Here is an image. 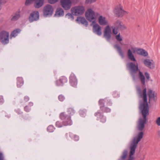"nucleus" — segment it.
Returning <instances> with one entry per match:
<instances>
[{
	"label": "nucleus",
	"instance_id": "nucleus-1",
	"mask_svg": "<svg viewBox=\"0 0 160 160\" xmlns=\"http://www.w3.org/2000/svg\"><path fill=\"white\" fill-rule=\"evenodd\" d=\"M132 52L134 53L138 54L143 56H147L148 53L145 50L136 48L131 47L128 50V55L129 58L132 61H135L134 63L129 62L127 64V67L129 68L131 71V74L133 78H135L139 77L142 83L144 84L145 82V78L143 74L138 70V63L136 62V59Z\"/></svg>",
	"mask_w": 160,
	"mask_h": 160
},
{
	"label": "nucleus",
	"instance_id": "nucleus-2",
	"mask_svg": "<svg viewBox=\"0 0 160 160\" xmlns=\"http://www.w3.org/2000/svg\"><path fill=\"white\" fill-rule=\"evenodd\" d=\"M138 95L142 99L140 102L139 109L142 112L143 117L140 118L138 125V129L142 130L146 122V116L149 114V107L147 102L146 88L138 87L137 88Z\"/></svg>",
	"mask_w": 160,
	"mask_h": 160
},
{
	"label": "nucleus",
	"instance_id": "nucleus-3",
	"mask_svg": "<svg viewBox=\"0 0 160 160\" xmlns=\"http://www.w3.org/2000/svg\"><path fill=\"white\" fill-rule=\"evenodd\" d=\"M125 28L124 24L120 20H118L115 24L114 27H110L107 26L104 28L103 35L107 40H109L111 37L112 33L114 34H117L118 33V29H123Z\"/></svg>",
	"mask_w": 160,
	"mask_h": 160
},
{
	"label": "nucleus",
	"instance_id": "nucleus-4",
	"mask_svg": "<svg viewBox=\"0 0 160 160\" xmlns=\"http://www.w3.org/2000/svg\"><path fill=\"white\" fill-rule=\"evenodd\" d=\"M73 2L72 0H60L59 4L62 8H58L56 10L55 15L56 17L62 16L64 14L63 9L69 10L72 6Z\"/></svg>",
	"mask_w": 160,
	"mask_h": 160
},
{
	"label": "nucleus",
	"instance_id": "nucleus-5",
	"mask_svg": "<svg viewBox=\"0 0 160 160\" xmlns=\"http://www.w3.org/2000/svg\"><path fill=\"white\" fill-rule=\"evenodd\" d=\"M143 135V132H140L136 137L134 138L130 146V151L127 160H134L135 159L134 154L135 153L136 148L137 147L138 142L140 141L141 139L142 138Z\"/></svg>",
	"mask_w": 160,
	"mask_h": 160
},
{
	"label": "nucleus",
	"instance_id": "nucleus-6",
	"mask_svg": "<svg viewBox=\"0 0 160 160\" xmlns=\"http://www.w3.org/2000/svg\"><path fill=\"white\" fill-rule=\"evenodd\" d=\"M98 15V12H94L91 8L88 9L85 13V16L87 20L93 24L96 22Z\"/></svg>",
	"mask_w": 160,
	"mask_h": 160
},
{
	"label": "nucleus",
	"instance_id": "nucleus-7",
	"mask_svg": "<svg viewBox=\"0 0 160 160\" xmlns=\"http://www.w3.org/2000/svg\"><path fill=\"white\" fill-rule=\"evenodd\" d=\"M71 12L74 16H78L83 15L85 11V7L82 5L75 6L71 8Z\"/></svg>",
	"mask_w": 160,
	"mask_h": 160
},
{
	"label": "nucleus",
	"instance_id": "nucleus-8",
	"mask_svg": "<svg viewBox=\"0 0 160 160\" xmlns=\"http://www.w3.org/2000/svg\"><path fill=\"white\" fill-rule=\"evenodd\" d=\"M45 0H26L25 4L29 5L34 2V6L36 8H39L43 6L45 3Z\"/></svg>",
	"mask_w": 160,
	"mask_h": 160
},
{
	"label": "nucleus",
	"instance_id": "nucleus-9",
	"mask_svg": "<svg viewBox=\"0 0 160 160\" xmlns=\"http://www.w3.org/2000/svg\"><path fill=\"white\" fill-rule=\"evenodd\" d=\"M0 41L4 45L7 44L9 42V33L5 31L0 32Z\"/></svg>",
	"mask_w": 160,
	"mask_h": 160
},
{
	"label": "nucleus",
	"instance_id": "nucleus-10",
	"mask_svg": "<svg viewBox=\"0 0 160 160\" xmlns=\"http://www.w3.org/2000/svg\"><path fill=\"white\" fill-rule=\"evenodd\" d=\"M113 12L116 17H122L126 13V12L123 10L122 6L121 4H119L116 6Z\"/></svg>",
	"mask_w": 160,
	"mask_h": 160
},
{
	"label": "nucleus",
	"instance_id": "nucleus-11",
	"mask_svg": "<svg viewBox=\"0 0 160 160\" xmlns=\"http://www.w3.org/2000/svg\"><path fill=\"white\" fill-rule=\"evenodd\" d=\"M54 9L53 7L50 4H47L44 7L43 14L46 17H49L52 15Z\"/></svg>",
	"mask_w": 160,
	"mask_h": 160
},
{
	"label": "nucleus",
	"instance_id": "nucleus-12",
	"mask_svg": "<svg viewBox=\"0 0 160 160\" xmlns=\"http://www.w3.org/2000/svg\"><path fill=\"white\" fill-rule=\"evenodd\" d=\"M60 117L61 119H65L63 122L64 125L66 126L72 124V121L69 116H65L64 113H62L60 114Z\"/></svg>",
	"mask_w": 160,
	"mask_h": 160
},
{
	"label": "nucleus",
	"instance_id": "nucleus-13",
	"mask_svg": "<svg viewBox=\"0 0 160 160\" xmlns=\"http://www.w3.org/2000/svg\"><path fill=\"white\" fill-rule=\"evenodd\" d=\"M143 62L145 66L150 68L152 69L155 67V62L152 60L146 59L143 60Z\"/></svg>",
	"mask_w": 160,
	"mask_h": 160
},
{
	"label": "nucleus",
	"instance_id": "nucleus-14",
	"mask_svg": "<svg viewBox=\"0 0 160 160\" xmlns=\"http://www.w3.org/2000/svg\"><path fill=\"white\" fill-rule=\"evenodd\" d=\"M39 12L37 11H34L32 12L29 18L30 22H32L34 21L37 20L39 19Z\"/></svg>",
	"mask_w": 160,
	"mask_h": 160
},
{
	"label": "nucleus",
	"instance_id": "nucleus-15",
	"mask_svg": "<svg viewBox=\"0 0 160 160\" xmlns=\"http://www.w3.org/2000/svg\"><path fill=\"white\" fill-rule=\"evenodd\" d=\"M93 31L98 36H101L102 34L101 27L97 23L94 24L93 26Z\"/></svg>",
	"mask_w": 160,
	"mask_h": 160
},
{
	"label": "nucleus",
	"instance_id": "nucleus-16",
	"mask_svg": "<svg viewBox=\"0 0 160 160\" xmlns=\"http://www.w3.org/2000/svg\"><path fill=\"white\" fill-rule=\"evenodd\" d=\"M99 23L101 25H107L108 24L107 19L102 16H99L98 18Z\"/></svg>",
	"mask_w": 160,
	"mask_h": 160
},
{
	"label": "nucleus",
	"instance_id": "nucleus-17",
	"mask_svg": "<svg viewBox=\"0 0 160 160\" xmlns=\"http://www.w3.org/2000/svg\"><path fill=\"white\" fill-rule=\"evenodd\" d=\"M148 95L149 97V100H155L157 97V93L154 91L149 90L148 92Z\"/></svg>",
	"mask_w": 160,
	"mask_h": 160
},
{
	"label": "nucleus",
	"instance_id": "nucleus-18",
	"mask_svg": "<svg viewBox=\"0 0 160 160\" xmlns=\"http://www.w3.org/2000/svg\"><path fill=\"white\" fill-rule=\"evenodd\" d=\"M76 21L78 23H81L85 26H87L88 25L87 21L84 17H78Z\"/></svg>",
	"mask_w": 160,
	"mask_h": 160
},
{
	"label": "nucleus",
	"instance_id": "nucleus-19",
	"mask_svg": "<svg viewBox=\"0 0 160 160\" xmlns=\"http://www.w3.org/2000/svg\"><path fill=\"white\" fill-rule=\"evenodd\" d=\"M21 12L18 11L14 13L12 16L11 20L12 21H15L18 20L20 17Z\"/></svg>",
	"mask_w": 160,
	"mask_h": 160
},
{
	"label": "nucleus",
	"instance_id": "nucleus-20",
	"mask_svg": "<svg viewBox=\"0 0 160 160\" xmlns=\"http://www.w3.org/2000/svg\"><path fill=\"white\" fill-rule=\"evenodd\" d=\"M70 82L72 86L75 87L77 84V81L74 75H71L70 77Z\"/></svg>",
	"mask_w": 160,
	"mask_h": 160
},
{
	"label": "nucleus",
	"instance_id": "nucleus-21",
	"mask_svg": "<svg viewBox=\"0 0 160 160\" xmlns=\"http://www.w3.org/2000/svg\"><path fill=\"white\" fill-rule=\"evenodd\" d=\"M115 48L117 49L118 52L121 57H123L124 56L121 48L118 45H115Z\"/></svg>",
	"mask_w": 160,
	"mask_h": 160
},
{
	"label": "nucleus",
	"instance_id": "nucleus-22",
	"mask_svg": "<svg viewBox=\"0 0 160 160\" xmlns=\"http://www.w3.org/2000/svg\"><path fill=\"white\" fill-rule=\"evenodd\" d=\"M21 31L20 29H17L14 30L11 33L10 36L11 37H15L17 36L18 34Z\"/></svg>",
	"mask_w": 160,
	"mask_h": 160
},
{
	"label": "nucleus",
	"instance_id": "nucleus-23",
	"mask_svg": "<svg viewBox=\"0 0 160 160\" xmlns=\"http://www.w3.org/2000/svg\"><path fill=\"white\" fill-rule=\"evenodd\" d=\"M67 80L66 78L65 77H62L59 80L57 81V83H60V84H57V85H62L63 83L65 82H66Z\"/></svg>",
	"mask_w": 160,
	"mask_h": 160
},
{
	"label": "nucleus",
	"instance_id": "nucleus-24",
	"mask_svg": "<svg viewBox=\"0 0 160 160\" xmlns=\"http://www.w3.org/2000/svg\"><path fill=\"white\" fill-rule=\"evenodd\" d=\"M23 84L22 79L21 78H18L17 86L18 87H20Z\"/></svg>",
	"mask_w": 160,
	"mask_h": 160
},
{
	"label": "nucleus",
	"instance_id": "nucleus-25",
	"mask_svg": "<svg viewBox=\"0 0 160 160\" xmlns=\"http://www.w3.org/2000/svg\"><path fill=\"white\" fill-rule=\"evenodd\" d=\"M116 39L119 42H121L122 40V37L121 35H120V33L115 34Z\"/></svg>",
	"mask_w": 160,
	"mask_h": 160
},
{
	"label": "nucleus",
	"instance_id": "nucleus-26",
	"mask_svg": "<svg viewBox=\"0 0 160 160\" xmlns=\"http://www.w3.org/2000/svg\"><path fill=\"white\" fill-rule=\"evenodd\" d=\"M73 15L71 13H68L66 15V17L68 19H71L72 20L73 19Z\"/></svg>",
	"mask_w": 160,
	"mask_h": 160
},
{
	"label": "nucleus",
	"instance_id": "nucleus-27",
	"mask_svg": "<svg viewBox=\"0 0 160 160\" xmlns=\"http://www.w3.org/2000/svg\"><path fill=\"white\" fill-rule=\"evenodd\" d=\"M128 152L127 150H125L122 154V159H124L126 158L127 156Z\"/></svg>",
	"mask_w": 160,
	"mask_h": 160
},
{
	"label": "nucleus",
	"instance_id": "nucleus-28",
	"mask_svg": "<svg viewBox=\"0 0 160 160\" xmlns=\"http://www.w3.org/2000/svg\"><path fill=\"white\" fill-rule=\"evenodd\" d=\"M48 2L51 4H54L56 3L59 0H47Z\"/></svg>",
	"mask_w": 160,
	"mask_h": 160
},
{
	"label": "nucleus",
	"instance_id": "nucleus-29",
	"mask_svg": "<svg viewBox=\"0 0 160 160\" xmlns=\"http://www.w3.org/2000/svg\"><path fill=\"white\" fill-rule=\"evenodd\" d=\"M54 127L53 126L51 125L48 126L47 128L48 131L49 132H53L54 130Z\"/></svg>",
	"mask_w": 160,
	"mask_h": 160
},
{
	"label": "nucleus",
	"instance_id": "nucleus-30",
	"mask_svg": "<svg viewBox=\"0 0 160 160\" xmlns=\"http://www.w3.org/2000/svg\"><path fill=\"white\" fill-rule=\"evenodd\" d=\"M156 124L159 126H160V117H158L156 120Z\"/></svg>",
	"mask_w": 160,
	"mask_h": 160
},
{
	"label": "nucleus",
	"instance_id": "nucleus-31",
	"mask_svg": "<svg viewBox=\"0 0 160 160\" xmlns=\"http://www.w3.org/2000/svg\"><path fill=\"white\" fill-rule=\"evenodd\" d=\"M96 0H86L85 3L87 4H90L95 2Z\"/></svg>",
	"mask_w": 160,
	"mask_h": 160
},
{
	"label": "nucleus",
	"instance_id": "nucleus-32",
	"mask_svg": "<svg viewBox=\"0 0 160 160\" xmlns=\"http://www.w3.org/2000/svg\"><path fill=\"white\" fill-rule=\"evenodd\" d=\"M68 112V113L70 114H73L74 112V111L71 108L69 109Z\"/></svg>",
	"mask_w": 160,
	"mask_h": 160
},
{
	"label": "nucleus",
	"instance_id": "nucleus-33",
	"mask_svg": "<svg viewBox=\"0 0 160 160\" xmlns=\"http://www.w3.org/2000/svg\"><path fill=\"white\" fill-rule=\"evenodd\" d=\"M8 0H0V4L1 5L2 4H4L7 3Z\"/></svg>",
	"mask_w": 160,
	"mask_h": 160
},
{
	"label": "nucleus",
	"instance_id": "nucleus-34",
	"mask_svg": "<svg viewBox=\"0 0 160 160\" xmlns=\"http://www.w3.org/2000/svg\"><path fill=\"white\" fill-rule=\"evenodd\" d=\"M58 99L60 101H62L64 100V98L62 95H60L58 96Z\"/></svg>",
	"mask_w": 160,
	"mask_h": 160
},
{
	"label": "nucleus",
	"instance_id": "nucleus-35",
	"mask_svg": "<svg viewBox=\"0 0 160 160\" xmlns=\"http://www.w3.org/2000/svg\"><path fill=\"white\" fill-rule=\"evenodd\" d=\"M145 75L147 79L149 80V75L148 73L147 72L145 73Z\"/></svg>",
	"mask_w": 160,
	"mask_h": 160
},
{
	"label": "nucleus",
	"instance_id": "nucleus-36",
	"mask_svg": "<svg viewBox=\"0 0 160 160\" xmlns=\"http://www.w3.org/2000/svg\"><path fill=\"white\" fill-rule=\"evenodd\" d=\"M56 126L58 127H62L61 124L59 122H56Z\"/></svg>",
	"mask_w": 160,
	"mask_h": 160
},
{
	"label": "nucleus",
	"instance_id": "nucleus-37",
	"mask_svg": "<svg viewBox=\"0 0 160 160\" xmlns=\"http://www.w3.org/2000/svg\"><path fill=\"white\" fill-rule=\"evenodd\" d=\"M0 160H3V157L2 154L0 152Z\"/></svg>",
	"mask_w": 160,
	"mask_h": 160
},
{
	"label": "nucleus",
	"instance_id": "nucleus-38",
	"mask_svg": "<svg viewBox=\"0 0 160 160\" xmlns=\"http://www.w3.org/2000/svg\"><path fill=\"white\" fill-rule=\"evenodd\" d=\"M74 138L75 140L76 141H78L79 139L77 135L74 136Z\"/></svg>",
	"mask_w": 160,
	"mask_h": 160
},
{
	"label": "nucleus",
	"instance_id": "nucleus-39",
	"mask_svg": "<svg viewBox=\"0 0 160 160\" xmlns=\"http://www.w3.org/2000/svg\"><path fill=\"white\" fill-rule=\"evenodd\" d=\"M3 99L2 96H0V103L3 102Z\"/></svg>",
	"mask_w": 160,
	"mask_h": 160
},
{
	"label": "nucleus",
	"instance_id": "nucleus-40",
	"mask_svg": "<svg viewBox=\"0 0 160 160\" xmlns=\"http://www.w3.org/2000/svg\"><path fill=\"white\" fill-rule=\"evenodd\" d=\"M24 100L26 101H28L29 100V98L27 96H26L24 98Z\"/></svg>",
	"mask_w": 160,
	"mask_h": 160
},
{
	"label": "nucleus",
	"instance_id": "nucleus-41",
	"mask_svg": "<svg viewBox=\"0 0 160 160\" xmlns=\"http://www.w3.org/2000/svg\"><path fill=\"white\" fill-rule=\"evenodd\" d=\"M28 107H26L24 108L25 110L27 111V112H28L29 110H28Z\"/></svg>",
	"mask_w": 160,
	"mask_h": 160
},
{
	"label": "nucleus",
	"instance_id": "nucleus-42",
	"mask_svg": "<svg viewBox=\"0 0 160 160\" xmlns=\"http://www.w3.org/2000/svg\"><path fill=\"white\" fill-rule=\"evenodd\" d=\"M158 137L160 138V129L158 131Z\"/></svg>",
	"mask_w": 160,
	"mask_h": 160
},
{
	"label": "nucleus",
	"instance_id": "nucleus-43",
	"mask_svg": "<svg viewBox=\"0 0 160 160\" xmlns=\"http://www.w3.org/2000/svg\"><path fill=\"white\" fill-rule=\"evenodd\" d=\"M103 100H100L99 101V103L100 104L101 103H103Z\"/></svg>",
	"mask_w": 160,
	"mask_h": 160
},
{
	"label": "nucleus",
	"instance_id": "nucleus-44",
	"mask_svg": "<svg viewBox=\"0 0 160 160\" xmlns=\"http://www.w3.org/2000/svg\"><path fill=\"white\" fill-rule=\"evenodd\" d=\"M110 110L109 109V108H107V110H106V112H110Z\"/></svg>",
	"mask_w": 160,
	"mask_h": 160
},
{
	"label": "nucleus",
	"instance_id": "nucleus-45",
	"mask_svg": "<svg viewBox=\"0 0 160 160\" xmlns=\"http://www.w3.org/2000/svg\"><path fill=\"white\" fill-rule=\"evenodd\" d=\"M120 42V43L121 45H124V44L123 43L121 42Z\"/></svg>",
	"mask_w": 160,
	"mask_h": 160
},
{
	"label": "nucleus",
	"instance_id": "nucleus-46",
	"mask_svg": "<svg viewBox=\"0 0 160 160\" xmlns=\"http://www.w3.org/2000/svg\"><path fill=\"white\" fill-rule=\"evenodd\" d=\"M103 119H104V121H102V122H105V118L104 117H103Z\"/></svg>",
	"mask_w": 160,
	"mask_h": 160
},
{
	"label": "nucleus",
	"instance_id": "nucleus-47",
	"mask_svg": "<svg viewBox=\"0 0 160 160\" xmlns=\"http://www.w3.org/2000/svg\"><path fill=\"white\" fill-rule=\"evenodd\" d=\"M144 159V158H141L139 160H143Z\"/></svg>",
	"mask_w": 160,
	"mask_h": 160
}]
</instances>
